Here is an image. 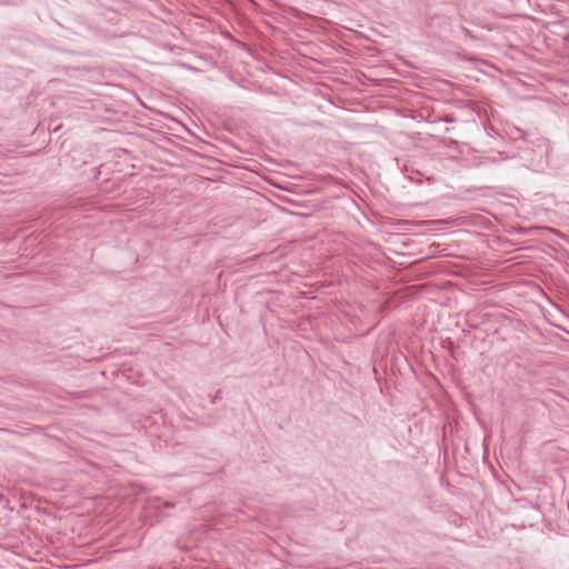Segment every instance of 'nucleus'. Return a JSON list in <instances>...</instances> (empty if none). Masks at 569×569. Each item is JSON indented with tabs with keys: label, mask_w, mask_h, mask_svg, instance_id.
Masks as SVG:
<instances>
[{
	"label": "nucleus",
	"mask_w": 569,
	"mask_h": 569,
	"mask_svg": "<svg viewBox=\"0 0 569 569\" xmlns=\"http://www.w3.org/2000/svg\"><path fill=\"white\" fill-rule=\"evenodd\" d=\"M445 121H446V122H452V121H453V119H452V118H449V117H446V118H445Z\"/></svg>",
	"instance_id": "nucleus-1"
}]
</instances>
